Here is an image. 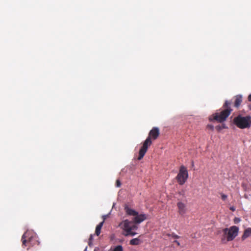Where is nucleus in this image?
<instances>
[{"label":"nucleus","instance_id":"obj_14","mask_svg":"<svg viewBox=\"0 0 251 251\" xmlns=\"http://www.w3.org/2000/svg\"><path fill=\"white\" fill-rule=\"evenodd\" d=\"M141 243V241L138 238L132 239L129 242V244L131 245H138L140 244Z\"/></svg>","mask_w":251,"mask_h":251},{"label":"nucleus","instance_id":"obj_13","mask_svg":"<svg viewBox=\"0 0 251 251\" xmlns=\"http://www.w3.org/2000/svg\"><path fill=\"white\" fill-rule=\"evenodd\" d=\"M103 222H100L96 227L95 233L97 236H99L100 233L101 229L103 226Z\"/></svg>","mask_w":251,"mask_h":251},{"label":"nucleus","instance_id":"obj_8","mask_svg":"<svg viewBox=\"0 0 251 251\" xmlns=\"http://www.w3.org/2000/svg\"><path fill=\"white\" fill-rule=\"evenodd\" d=\"M147 219V216L145 214H140L137 215H135V217L133 218V222L135 224H140L145 220Z\"/></svg>","mask_w":251,"mask_h":251},{"label":"nucleus","instance_id":"obj_19","mask_svg":"<svg viewBox=\"0 0 251 251\" xmlns=\"http://www.w3.org/2000/svg\"><path fill=\"white\" fill-rule=\"evenodd\" d=\"M227 197V195L223 193L221 194V198L223 201H225Z\"/></svg>","mask_w":251,"mask_h":251},{"label":"nucleus","instance_id":"obj_3","mask_svg":"<svg viewBox=\"0 0 251 251\" xmlns=\"http://www.w3.org/2000/svg\"><path fill=\"white\" fill-rule=\"evenodd\" d=\"M223 235L221 241L223 243L233 240L238 235L239 228L233 226L229 228H225L223 229Z\"/></svg>","mask_w":251,"mask_h":251},{"label":"nucleus","instance_id":"obj_11","mask_svg":"<svg viewBox=\"0 0 251 251\" xmlns=\"http://www.w3.org/2000/svg\"><path fill=\"white\" fill-rule=\"evenodd\" d=\"M234 106L238 108L242 101V96L241 95H237L234 97Z\"/></svg>","mask_w":251,"mask_h":251},{"label":"nucleus","instance_id":"obj_12","mask_svg":"<svg viewBox=\"0 0 251 251\" xmlns=\"http://www.w3.org/2000/svg\"><path fill=\"white\" fill-rule=\"evenodd\" d=\"M251 235V227H249L246 229L244 232V233L242 236V240H244L250 236Z\"/></svg>","mask_w":251,"mask_h":251},{"label":"nucleus","instance_id":"obj_17","mask_svg":"<svg viewBox=\"0 0 251 251\" xmlns=\"http://www.w3.org/2000/svg\"><path fill=\"white\" fill-rule=\"evenodd\" d=\"M123 251V248L121 245H118V246H116L113 250V251Z\"/></svg>","mask_w":251,"mask_h":251},{"label":"nucleus","instance_id":"obj_7","mask_svg":"<svg viewBox=\"0 0 251 251\" xmlns=\"http://www.w3.org/2000/svg\"><path fill=\"white\" fill-rule=\"evenodd\" d=\"M119 226L123 229L125 233L129 231L130 230H136L138 228L133 221H129L128 220H125L119 224Z\"/></svg>","mask_w":251,"mask_h":251},{"label":"nucleus","instance_id":"obj_27","mask_svg":"<svg viewBox=\"0 0 251 251\" xmlns=\"http://www.w3.org/2000/svg\"><path fill=\"white\" fill-rule=\"evenodd\" d=\"M222 126L223 129V128H226V126H225V124H223V125L222 126Z\"/></svg>","mask_w":251,"mask_h":251},{"label":"nucleus","instance_id":"obj_24","mask_svg":"<svg viewBox=\"0 0 251 251\" xmlns=\"http://www.w3.org/2000/svg\"><path fill=\"white\" fill-rule=\"evenodd\" d=\"M173 243H176V245L178 246H180V244L179 243V242H178L177 240H174L173 241Z\"/></svg>","mask_w":251,"mask_h":251},{"label":"nucleus","instance_id":"obj_1","mask_svg":"<svg viewBox=\"0 0 251 251\" xmlns=\"http://www.w3.org/2000/svg\"><path fill=\"white\" fill-rule=\"evenodd\" d=\"M231 103V101L226 100L223 106L224 109L219 112L213 114L209 117V120L210 122L216 121L219 123L225 122L232 111L230 108Z\"/></svg>","mask_w":251,"mask_h":251},{"label":"nucleus","instance_id":"obj_28","mask_svg":"<svg viewBox=\"0 0 251 251\" xmlns=\"http://www.w3.org/2000/svg\"><path fill=\"white\" fill-rule=\"evenodd\" d=\"M98 249H95L94 251H98Z\"/></svg>","mask_w":251,"mask_h":251},{"label":"nucleus","instance_id":"obj_20","mask_svg":"<svg viewBox=\"0 0 251 251\" xmlns=\"http://www.w3.org/2000/svg\"><path fill=\"white\" fill-rule=\"evenodd\" d=\"M121 185V182L120 180L117 179L116 182V186L118 187H120Z\"/></svg>","mask_w":251,"mask_h":251},{"label":"nucleus","instance_id":"obj_25","mask_svg":"<svg viewBox=\"0 0 251 251\" xmlns=\"http://www.w3.org/2000/svg\"><path fill=\"white\" fill-rule=\"evenodd\" d=\"M107 216H108L107 215L102 216L103 221L102 222H103V223H104V221H105V219H106V218L107 217Z\"/></svg>","mask_w":251,"mask_h":251},{"label":"nucleus","instance_id":"obj_22","mask_svg":"<svg viewBox=\"0 0 251 251\" xmlns=\"http://www.w3.org/2000/svg\"><path fill=\"white\" fill-rule=\"evenodd\" d=\"M248 100L250 101V102H251V94H250L249 96H248ZM249 107H250V109H251V104L250 105H249Z\"/></svg>","mask_w":251,"mask_h":251},{"label":"nucleus","instance_id":"obj_21","mask_svg":"<svg viewBox=\"0 0 251 251\" xmlns=\"http://www.w3.org/2000/svg\"><path fill=\"white\" fill-rule=\"evenodd\" d=\"M215 128L218 131H220L223 129L222 126H217Z\"/></svg>","mask_w":251,"mask_h":251},{"label":"nucleus","instance_id":"obj_2","mask_svg":"<svg viewBox=\"0 0 251 251\" xmlns=\"http://www.w3.org/2000/svg\"><path fill=\"white\" fill-rule=\"evenodd\" d=\"M159 135V128L156 127H153L150 131L149 136L143 143V146L139 150L138 160H140L143 158L145 153L147 151L148 148L151 145L152 142L151 139L153 140L156 139Z\"/></svg>","mask_w":251,"mask_h":251},{"label":"nucleus","instance_id":"obj_4","mask_svg":"<svg viewBox=\"0 0 251 251\" xmlns=\"http://www.w3.org/2000/svg\"><path fill=\"white\" fill-rule=\"evenodd\" d=\"M233 123L241 129L249 128L251 126V117L238 115L234 118Z\"/></svg>","mask_w":251,"mask_h":251},{"label":"nucleus","instance_id":"obj_23","mask_svg":"<svg viewBox=\"0 0 251 251\" xmlns=\"http://www.w3.org/2000/svg\"><path fill=\"white\" fill-rule=\"evenodd\" d=\"M92 240H93V235H91L90 236L89 239V241L88 243L89 246H90L91 242Z\"/></svg>","mask_w":251,"mask_h":251},{"label":"nucleus","instance_id":"obj_10","mask_svg":"<svg viewBox=\"0 0 251 251\" xmlns=\"http://www.w3.org/2000/svg\"><path fill=\"white\" fill-rule=\"evenodd\" d=\"M125 210L126 213L128 215L135 216V215H137L138 214V212L132 209H131L127 205L125 206Z\"/></svg>","mask_w":251,"mask_h":251},{"label":"nucleus","instance_id":"obj_5","mask_svg":"<svg viewBox=\"0 0 251 251\" xmlns=\"http://www.w3.org/2000/svg\"><path fill=\"white\" fill-rule=\"evenodd\" d=\"M22 246L26 247L27 246H33L36 243L39 244L37 240L35 234L30 231H26L22 237Z\"/></svg>","mask_w":251,"mask_h":251},{"label":"nucleus","instance_id":"obj_26","mask_svg":"<svg viewBox=\"0 0 251 251\" xmlns=\"http://www.w3.org/2000/svg\"><path fill=\"white\" fill-rule=\"evenodd\" d=\"M229 209L232 211H234L235 210V208L234 206L230 207Z\"/></svg>","mask_w":251,"mask_h":251},{"label":"nucleus","instance_id":"obj_15","mask_svg":"<svg viewBox=\"0 0 251 251\" xmlns=\"http://www.w3.org/2000/svg\"><path fill=\"white\" fill-rule=\"evenodd\" d=\"M132 230H130L129 231H127L126 233H124L123 235H125V236H133L135 235L136 234H137L136 232H134Z\"/></svg>","mask_w":251,"mask_h":251},{"label":"nucleus","instance_id":"obj_16","mask_svg":"<svg viewBox=\"0 0 251 251\" xmlns=\"http://www.w3.org/2000/svg\"><path fill=\"white\" fill-rule=\"evenodd\" d=\"M167 236L168 237H172L174 239H178L180 238V236L176 234L175 233H172L171 234H167Z\"/></svg>","mask_w":251,"mask_h":251},{"label":"nucleus","instance_id":"obj_18","mask_svg":"<svg viewBox=\"0 0 251 251\" xmlns=\"http://www.w3.org/2000/svg\"><path fill=\"white\" fill-rule=\"evenodd\" d=\"M214 126L212 125H208L206 126V128L208 129H210L211 131H213L214 130Z\"/></svg>","mask_w":251,"mask_h":251},{"label":"nucleus","instance_id":"obj_6","mask_svg":"<svg viewBox=\"0 0 251 251\" xmlns=\"http://www.w3.org/2000/svg\"><path fill=\"white\" fill-rule=\"evenodd\" d=\"M188 177V173L186 168L182 165L180 166L179 173L176 176V179L179 185H183Z\"/></svg>","mask_w":251,"mask_h":251},{"label":"nucleus","instance_id":"obj_9","mask_svg":"<svg viewBox=\"0 0 251 251\" xmlns=\"http://www.w3.org/2000/svg\"><path fill=\"white\" fill-rule=\"evenodd\" d=\"M177 206L179 214L181 215H183L186 213L185 204L182 202H178L177 203Z\"/></svg>","mask_w":251,"mask_h":251}]
</instances>
